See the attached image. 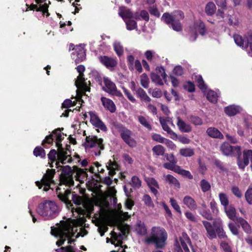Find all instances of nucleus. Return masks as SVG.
I'll return each mask as SVG.
<instances>
[{
  "mask_svg": "<svg viewBox=\"0 0 252 252\" xmlns=\"http://www.w3.org/2000/svg\"><path fill=\"white\" fill-rule=\"evenodd\" d=\"M71 212L73 215L76 220H68L66 221H62L60 224H57L56 227H51V233L52 235L55 236L60 239L57 241L56 245L59 247L62 245L66 239H68V244H71L74 240L72 239L76 233V238L80 236L82 237L87 235V231L83 227L79 228V231H78V226H82L84 223L83 217L85 214V210L77 206L76 208H71Z\"/></svg>",
  "mask_w": 252,
  "mask_h": 252,
  "instance_id": "1",
  "label": "nucleus"
},
{
  "mask_svg": "<svg viewBox=\"0 0 252 252\" xmlns=\"http://www.w3.org/2000/svg\"><path fill=\"white\" fill-rule=\"evenodd\" d=\"M72 161L70 156V152L69 151H63L60 149L58 155V161L55 162L56 167L58 169V171L62 170V172L60 177V184L56 188V192L58 197L68 205L72 206L71 202H69L68 196L70 194V191L65 187H70L74 184L72 177L73 170L70 166L68 165L62 166V164L70 163Z\"/></svg>",
  "mask_w": 252,
  "mask_h": 252,
  "instance_id": "2",
  "label": "nucleus"
},
{
  "mask_svg": "<svg viewBox=\"0 0 252 252\" xmlns=\"http://www.w3.org/2000/svg\"><path fill=\"white\" fill-rule=\"evenodd\" d=\"M60 212V208L56 202L44 200L39 203L36 209L37 213L45 220L56 218Z\"/></svg>",
  "mask_w": 252,
  "mask_h": 252,
  "instance_id": "3",
  "label": "nucleus"
},
{
  "mask_svg": "<svg viewBox=\"0 0 252 252\" xmlns=\"http://www.w3.org/2000/svg\"><path fill=\"white\" fill-rule=\"evenodd\" d=\"M167 238V234L164 228L153 227L150 236L145 239V242L147 244H154L157 248H162L165 246Z\"/></svg>",
  "mask_w": 252,
  "mask_h": 252,
  "instance_id": "4",
  "label": "nucleus"
},
{
  "mask_svg": "<svg viewBox=\"0 0 252 252\" xmlns=\"http://www.w3.org/2000/svg\"><path fill=\"white\" fill-rule=\"evenodd\" d=\"M63 138V134L61 133V129L57 128L53 131L52 134H51L47 136L44 139V140L42 141V145L45 148H47L46 144H51L54 139H55L56 140V145L58 147V153L55 150H51L50 153L48 155V158L50 160L53 161H55L56 160V155L58 156L59 151L60 149H63V151H65L63 148H62V144H61V142Z\"/></svg>",
  "mask_w": 252,
  "mask_h": 252,
  "instance_id": "5",
  "label": "nucleus"
},
{
  "mask_svg": "<svg viewBox=\"0 0 252 252\" xmlns=\"http://www.w3.org/2000/svg\"><path fill=\"white\" fill-rule=\"evenodd\" d=\"M103 140L98 138L95 136H89L86 137L84 143L85 149L93 155L98 156L100 155V152L103 150Z\"/></svg>",
  "mask_w": 252,
  "mask_h": 252,
  "instance_id": "6",
  "label": "nucleus"
},
{
  "mask_svg": "<svg viewBox=\"0 0 252 252\" xmlns=\"http://www.w3.org/2000/svg\"><path fill=\"white\" fill-rule=\"evenodd\" d=\"M233 38L235 43L238 46L244 49L249 47L248 53L251 56H252V34L251 33H248L244 37L240 35L235 34Z\"/></svg>",
  "mask_w": 252,
  "mask_h": 252,
  "instance_id": "7",
  "label": "nucleus"
},
{
  "mask_svg": "<svg viewBox=\"0 0 252 252\" xmlns=\"http://www.w3.org/2000/svg\"><path fill=\"white\" fill-rule=\"evenodd\" d=\"M55 173L54 169H48L46 173L44 175L41 181H36L35 182L36 185L39 189H41L42 186H44L43 190L45 191H48L50 189H53L51 187V183H53V178Z\"/></svg>",
  "mask_w": 252,
  "mask_h": 252,
  "instance_id": "8",
  "label": "nucleus"
},
{
  "mask_svg": "<svg viewBox=\"0 0 252 252\" xmlns=\"http://www.w3.org/2000/svg\"><path fill=\"white\" fill-rule=\"evenodd\" d=\"M103 83L102 89L104 91L115 96L119 97L123 96L122 93L117 89L115 84L109 78L104 77L103 78Z\"/></svg>",
  "mask_w": 252,
  "mask_h": 252,
  "instance_id": "9",
  "label": "nucleus"
},
{
  "mask_svg": "<svg viewBox=\"0 0 252 252\" xmlns=\"http://www.w3.org/2000/svg\"><path fill=\"white\" fill-rule=\"evenodd\" d=\"M190 35L189 38V40L194 41L197 38V32L200 34L204 35L206 30L204 24L201 20H197L194 22L193 24L190 27Z\"/></svg>",
  "mask_w": 252,
  "mask_h": 252,
  "instance_id": "10",
  "label": "nucleus"
},
{
  "mask_svg": "<svg viewBox=\"0 0 252 252\" xmlns=\"http://www.w3.org/2000/svg\"><path fill=\"white\" fill-rule=\"evenodd\" d=\"M36 4L30 5L31 10H35L36 11H41L43 15L47 17L49 15L48 7L50 2L48 0H35Z\"/></svg>",
  "mask_w": 252,
  "mask_h": 252,
  "instance_id": "11",
  "label": "nucleus"
},
{
  "mask_svg": "<svg viewBox=\"0 0 252 252\" xmlns=\"http://www.w3.org/2000/svg\"><path fill=\"white\" fill-rule=\"evenodd\" d=\"M220 150L224 155L238 156V158L241 157V151L239 146H231L228 143L225 142L221 145Z\"/></svg>",
  "mask_w": 252,
  "mask_h": 252,
  "instance_id": "12",
  "label": "nucleus"
},
{
  "mask_svg": "<svg viewBox=\"0 0 252 252\" xmlns=\"http://www.w3.org/2000/svg\"><path fill=\"white\" fill-rule=\"evenodd\" d=\"M159 120L163 129L170 135L171 138L176 139L177 138V134L169 127V125L174 126L172 118L168 117L166 118L160 117Z\"/></svg>",
  "mask_w": 252,
  "mask_h": 252,
  "instance_id": "13",
  "label": "nucleus"
},
{
  "mask_svg": "<svg viewBox=\"0 0 252 252\" xmlns=\"http://www.w3.org/2000/svg\"><path fill=\"white\" fill-rule=\"evenodd\" d=\"M76 69L77 71L79 72V75L77 77L75 81L76 87L78 89L86 91L87 89V84L85 82L83 74L85 68L84 66L80 65L77 67Z\"/></svg>",
  "mask_w": 252,
  "mask_h": 252,
  "instance_id": "14",
  "label": "nucleus"
},
{
  "mask_svg": "<svg viewBox=\"0 0 252 252\" xmlns=\"http://www.w3.org/2000/svg\"><path fill=\"white\" fill-rule=\"evenodd\" d=\"M72 50L74 52L72 54L71 58L75 61L76 64L82 62L86 59V53L84 45L76 46Z\"/></svg>",
  "mask_w": 252,
  "mask_h": 252,
  "instance_id": "15",
  "label": "nucleus"
},
{
  "mask_svg": "<svg viewBox=\"0 0 252 252\" xmlns=\"http://www.w3.org/2000/svg\"><path fill=\"white\" fill-rule=\"evenodd\" d=\"M120 131L122 139L127 145L131 147L136 146V142L131 137V132L129 130L123 126H121Z\"/></svg>",
  "mask_w": 252,
  "mask_h": 252,
  "instance_id": "16",
  "label": "nucleus"
},
{
  "mask_svg": "<svg viewBox=\"0 0 252 252\" xmlns=\"http://www.w3.org/2000/svg\"><path fill=\"white\" fill-rule=\"evenodd\" d=\"M90 116V122L95 127L99 128L103 131H106L107 128L105 124L100 120L96 114L93 111H90L89 113Z\"/></svg>",
  "mask_w": 252,
  "mask_h": 252,
  "instance_id": "17",
  "label": "nucleus"
},
{
  "mask_svg": "<svg viewBox=\"0 0 252 252\" xmlns=\"http://www.w3.org/2000/svg\"><path fill=\"white\" fill-rule=\"evenodd\" d=\"M202 222L207 232V237L210 239L216 238L217 234L216 233V229L215 228V226L206 220H203Z\"/></svg>",
  "mask_w": 252,
  "mask_h": 252,
  "instance_id": "18",
  "label": "nucleus"
},
{
  "mask_svg": "<svg viewBox=\"0 0 252 252\" xmlns=\"http://www.w3.org/2000/svg\"><path fill=\"white\" fill-rule=\"evenodd\" d=\"M99 61L109 69H112L117 64V62L115 59L104 56L99 57Z\"/></svg>",
  "mask_w": 252,
  "mask_h": 252,
  "instance_id": "19",
  "label": "nucleus"
},
{
  "mask_svg": "<svg viewBox=\"0 0 252 252\" xmlns=\"http://www.w3.org/2000/svg\"><path fill=\"white\" fill-rule=\"evenodd\" d=\"M214 225L216 227V233H217L218 237L220 238H225L227 236L222 228V221L220 218L216 219L214 221Z\"/></svg>",
  "mask_w": 252,
  "mask_h": 252,
  "instance_id": "20",
  "label": "nucleus"
},
{
  "mask_svg": "<svg viewBox=\"0 0 252 252\" xmlns=\"http://www.w3.org/2000/svg\"><path fill=\"white\" fill-rule=\"evenodd\" d=\"M118 14L119 15L123 18L124 21L135 18L131 11L126 7H120Z\"/></svg>",
  "mask_w": 252,
  "mask_h": 252,
  "instance_id": "21",
  "label": "nucleus"
},
{
  "mask_svg": "<svg viewBox=\"0 0 252 252\" xmlns=\"http://www.w3.org/2000/svg\"><path fill=\"white\" fill-rule=\"evenodd\" d=\"M177 119V126L181 132H189L191 131V127L189 124L186 123L179 117H178Z\"/></svg>",
  "mask_w": 252,
  "mask_h": 252,
  "instance_id": "22",
  "label": "nucleus"
},
{
  "mask_svg": "<svg viewBox=\"0 0 252 252\" xmlns=\"http://www.w3.org/2000/svg\"><path fill=\"white\" fill-rule=\"evenodd\" d=\"M133 228L136 233L139 235L144 236L147 234V229L145 224L140 220L136 222Z\"/></svg>",
  "mask_w": 252,
  "mask_h": 252,
  "instance_id": "23",
  "label": "nucleus"
},
{
  "mask_svg": "<svg viewBox=\"0 0 252 252\" xmlns=\"http://www.w3.org/2000/svg\"><path fill=\"white\" fill-rule=\"evenodd\" d=\"M101 101L103 106L110 112L113 113L116 111V106L112 100L105 97H102Z\"/></svg>",
  "mask_w": 252,
  "mask_h": 252,
  "instance_id": "24",
  "label": "nucleus"
},
{
  "mask_svg": "<svg viewBox=\"0 0 252 252\" xmlns=\"http://www.w3.org/2000/svg\"><path fill=\"white\" fill-rule=\"evenodd\" d=\"M241 109L239 106L231 105L224 108V112L227 115L233 116L240 112Z\"/></svg>",
  "mask_w": 252,
  "mask_h": 252,
  "instance_id": "25",
  "label": "nucleus"
},
{
  "mask_svg": "<svg viewBox=\"0 0 252 252\" xmlns=\"http://www.w3.org/2000/svg\"><path fill=\"white\" fill-rule=\"evenodd\" d=\"M179 239L185 252H190L187 244H190V240L187 234L185 232H183L182 236L180 237Z\"/></svg>",
  "mask_w": 252,
  "mask_h": 252,
  "instance_id": "26",
  "label": "nucleus"
},
{
  "mask_svg": "<svg viewBox=\"0 0 252 252\" xmlns=\"http://www.w3.org/2000/svg\"><path fill=\"white\" fill-rule=\"evenodd\" d=\"M206 132L207 134L214 138L223 139L224 137L222 134L216 128L211 127L207 129Z\"/></svg>",
  "mask_w": 252,
  "mask_h": 252,
  "instance_id": "27",
  "label": "nucleus"
},
{
  "mask_svg": "<svg viewBox=\"0 0 252 252\" xmlns=\"http://www.w3.org/2000/svg\"><path fill=\"white\" fill-rule=\"evenodd\" d=\"M237 222L241 225L243 230L247 234H251L252 227L249 223L243 218L240 217L236 219Z\"/></svg>",
  "mask_w": 252,
  "mask_h": 252,
  "instance_id": "28",
  "label": "nucleus"
},
{
  "mask_svg": "<svg viewBox=\"0 0 252 252\" xmlns=\"http://www.w3.org/2000/svg\"><path fill=\"white\" fill-rule=\"evenodd\" d=\"M72 99H74V100L72 101L69 99H65L62 104L63 107L69 108L71 106H75L77 101L79 102L80 104H81L83 102V100L78 96L77 98H72Z\"/></svg>",
  "mask_w": 252,
  "mask_h": 252,
  "instance_id": "29",
  "label": "nucleus"
},
{
  "mask_svg": "<svg viewBox=\"0 0 252 252\" xmlns=\"http://www.w3.org/2000/svg\"><path fill=\"white\" fill-rule=\"evenodd\" d=\"M146 181L150 187L151 191L156 195L158 193L157 189L158 188V185L157 181L153 178H147Z\"/></svg>",
  "mask_w": 252,
  "mask_h": 252,
  "instance_id": "30",
  "label": "nucleus"
},
{
  "mask_svg": "<svg viewBox=\"0 0 252 252\" xmlns=\"http://www.w3.org/2000/svg\"><path fill=\"white\" fill-rule=\"evenodd\" d=\"M183 202L184 205L190 210L196 208V204L194 200L189 196H186L183 199Z\"/></svg>",
  "mask_w": 252,
  "mask_h": 252,
  "instance_id": "31",
  "label": "nucleus"
},
{
  "mask_svg": "<svg viewBox=\"0 0 252 252\" xmlns=\"http://www.w3.org/2000/svg\"><path fill=\"white\" fill-rule=\"evenodd\" d=\"M224 210L228 218L234 221L236 219V214L235 208L232 205H228L224 207Z\"/></svg>",
  "mask_w": 252,
  "mask_h": 252,
  "instance_id": "32",
  "label": "nucleus"
},
{
  "mask_svg": "<svg viewBox=\"0 0 252 252\" xmlns=\"http://www.w3.org/2000/svg\"><path fill=\"white\" fill-rule=\"evenodd\" d=\"M106 167L109 170V174L113 176L115 174V171L119 169V166L115 161L109 160L106 165Z\"/></svg>",
  "mask_w": 252,
  "mask_h": 252,
  "instance_id": "33",
  "label": "nucleus"
},
{
  "mask_svg": "<svg viewBox=\"0 0 252 252\" xmlns=\"http://www.w3.org/2000/svg\"><path fill=\"white\" fill-rule=\"evenodd\" d=\"M76 180L82 182L87 178V174L85 170L83 169L76 168Z\"/></svg>",
  "mask_w": 252,
  "mask_h": 252,
  "instance_id": "34",
  "label": "nucleus"
},
{
  "mask_svg": "<svg viewBox=\"0 0 252 252\" xmlns=\"http://www.w3.org/2000/svg\"><path fill=\"white\" fill-rule=\"evenodd\" d=\"M114 50L116 54L120 57L124 54V47L122 43L119 41H115L113 44Z\"/></svg>",
  "mask_w": 252,
  "mask_h": 252,
  "instance_id": "35",
  "label": "nucleus"
},
{
  "mask_svg": "<svg viewBox=\"0 0 252 252\" xmlns=\"http://www.w3.org/2000/svg\"><path fill=\"white\" fill-rule=\"evenodd\" d=\"M165 180L167 182H168L169 184L174 186L177 188H180V183L177 180L176 178L174 177L173 176L168 174L167 175H164Z\"/></svg>",
  "mask_w": 252,
  "mask_h": 252,
  "instance_id": "36",
  "label": "nucleus"
},
{
  "mask_svg": "<svg viewBox=\"0 0 252 252\" xmlns=\"http://www.w3.org/2000/svg\"><path fill=\"white\" fill-rule=\"evenodd\" d=\"M207 98L208 100L212 103H216L217 102L218 98L219 97V94L213 91L210 90L207 93Z\"/></svg>",
  "mask_w": 252,
  "mask_h": 252,
  "instance_id": "37",
  "label": "nucleus"
},
{
  "mask_svg": "<svg viewBox=\"0 0 252 252\" xmlns=\"http://www.w3.org/2000/svg\"><path fill=\"white\" fill-rule=\"evenodd\" d=\"M180 154L185 157H190L194 155V150L191 148H182L180 150Z\"/></svg>",
  "mask_w": 252,
  "mask_h": 252,
  "instance_id": "38",
  "label": "nucleus"
},
{
  "mask_svg": "<svg viewBox=\"0 0 252 252\" xmlns=\"http://www.w3.org/2000/svg\"><path fill=\"white\" fill-rule=\"evenodd\" d=\"M137 95L142 100L149 102L151 101V98L147 95L145 91L139 88L136 91Z\"/></svg>",
  "mask_w": 252,
  "mask_h": 252,
  "instance_id": "39",
  "label": "nucleus"
},
{
  "mask_svg": "<svg viewBox=\"0 0 252 252\" xmlns=\"http://www.w3.org/2000/svg\"><path fill=\"white\" fill-rule=\"evenodd\" d=\"M195 79L196 80L198 88L201 90L203 93H205L207 90V86L205 84L202 76L200 75H196L195 76Z\"/></svg>",
  "mask_w": 252,
  "mask_h": 252,
  "instance_id": "40",
  "label": "nucleus"
},
{
  "mask_svg": "<svg viewBox=\"0 0 252 252\" xmlns=\"http://www.w3.org/2000/svg\"><path fill=\"white\" fill-rule=\"evenodd\" d=\"M219 197L220 201V202L221 204L223 206V207H225L228 206L229 204V200L228 196L226 193L223 192H220L219 194Z\"/></svg>",
  "mask_w": 252,
  "mask_h": 252,
  "instance_id": "41",
  "label": "nucleus"
},
{
  "mask_svg": "<svg viewBox=\"0 0 252 252\" xmlns=\"http://www.w3.org/2000/svg\"><path fill=\"white\" fill-rule=\"evenodd\" d=\"M216 9L215 4L212 2H209L206 5L205 12L207 15H212L214 13Z\"/></svg>",
  "mask_w": 252,
  "mask_h": 252,
  "instance_id": "42",
  "label": "nucleus"
},
{
  "mask_svg": "<svg viewBox=\"0 0 252 252\" xmlns=\"http://www.w3.org/2000/svg\"><path fill=\"white\" fill-rule=\"evenodd\" d=\"M138 120L139 122L144 127L149 130L151 129V126L147 118L142 116H139L138 117Z\"/></svg>",
  "mask_w": 252,
  "mask_h": 252,
  "instance_id": "43",
  "label": "nucleus"
},
{
  "mask_svg": "<svg viewBox=\"0 0 252 252\" xmlns=\"http://www.w3.org/2000/svg\"><path fill=\"white\" fill-rule=\"evenodd\" d=\"M151 78L152 82L157 85H162L163 84V79L161 76H159L155 73H153L151 75Z\"/></svg>",
  "mask_w": 252,
  "mask_h": 252,
  "instance_id": "44",
  "label": "nucleus"
},
{
  "mask_svg": "<svg viewBox=\"0 0 252 252\" xmlns=\"http://www.w3.org/2000/svg\"><path fill=\"white\" fill-rule=\"evenodd\" d=\"M125 22L127 30L131 31L137 28L136 22L132 19L127 20Z\"/></svg>",
  "mask_w": 252,
  "mask_h": 252,
  "instance_id": "45",
  "label": "nucleus"
},
{
  "mask_svg": "<svg viewBox=\"0 0 252 252\" xmlns=\"http://www.w3.org/2000/svg\"><path fill=\"white\" fill-rule=\"evenodd\" d=\"M152 150L153 152L157 156H162L164 154L165 150L163 146L158 145L154 146Z\"/></svg>",
  "mask_w": 252,
  "mask_h": 252,
  "instance_id": "46",
  "label": "nucleus"
},
{
  "mask_svg": "<svg viewBox=\"0 0 252 252\" xmlns=\"http://www.w3.org/2000/svg\"><path fill=\"white\" fill-rule=\"evenodd\" d=\"M200 188L204 192L209 191L211 189L210 183L206 180L203 179L200 181Z\"/></svg>",
  "mask_w": 252,
  "mask_h": 252,
  "instance_id": "47",
  "label": "nucleus"
},
{
  "mask_svg": "<svg viewBox=\"0 0 252 252\" xmlns=\"http://www.w3.org/2000/svg\"><path fill=\"white\" fill-rule=\"evenodd\" d=\"M72 200L76 206L80 205L83 203V199L82 197L78 195L75 192H73L72 194Z\"/></svg>",
  "mask_w": 252,
  "mask_h": 252,
  "instance_id": "48",
  "label": "nucleus"
},
{
  "mask_svg": "<svg viewBox=\"0 0 252 252\" xmlns=\"http://www.w3.org/2000/svg\"><path fill=\"white\" fill-rule=\"evenodd\" d=\"M228 226L230 231L234 235H239L238 226H236V224L232 222H230Z\"/></svg>",
  "mask_w": 252,
  "mask_h": 252,
  "instance_id": "49",
  "label": "nucleus"
},
{
  "mask_svg": "<svg viewBox=\"0 0 252 252\" xmlns=\"http://www.w3.org/2000/svg\"><path fill=\"white\" fill-rule=\"evenodd\" d=\"M100 167H101V164L98 162H95L90 167L89 171L93 173L97 174L99 173Z\"/></svg>",
  "mask_w": 252,
  "mask_h": 252,
  "instance_id": "50",
  "label": "nucleus"
},
{
  "mask_svg": "<svg viewBox=\"0 0 252 252\" xmlns=\"http://www.w3.org/2000/svg\"><path fill=\"white\" fill-rule=\"evenodd\" d=\"M174 21L179 22L184 18V13L181 11H175L172 13Z\"/></svg>",
  "mask_w": 252,
  "mask_h": 252,
  "instance_id": "51",
  "label": "nucleus"
},
{
  "mask_svg": "<svg viewBox=\"0 0 252 252\" xmlns=\"http://www.w3.org/2000/svg\"><path fill=\"white\" fill-rule=\"evenodd\" d=\"M177 170L176 173L186 176L189 179H192L193 176L189 171L183 169L180 166L177 168Z\"/></svg>",
  "mask_w": 252,
  "mask_h": 252,
  "instance_id": "52",
  "label": "nucleus"
},
{
  "mask_svg": "<svg viewBox=\"0 0 252 252\" xmlns=\"http://www.w3.org/2000/svg\"><path fill=\"white\" fill-rule=\"evenodd\" d=\"M231 190L232 193L238 198H241L243 196V193L240 189L236 186H233Z\"/></svg>",
  "mask_w": 252,
  "mask_h": 252,
  "instance_id": "53",
  "label": "nucleus"
},
{
  "mask_svg": "<svg viewBox=\"0 0 252 252\" xmlns=\"http://www.w3.org/2000/svg\"><path fill=\"white\" fill-rule=\"evenodd\" d=\"M161 20L167 24H169L170 23H172L174 19L173 18L172 14L170 15L168 13H165L163 14L161 17Z\"/></svg>",
  "mask_w": 252,
  "mask_h": 252,
  "instance_id": "54",
  "label": "nucleus"
},
{
  "mask_svg": "<svg viewBox=\"0 0 252 252\" xmlns=\"http://www.w3.org/2000/svg\"><path fill=\"white\" fill-rule=\"evenodd\" d=\"M71 25V22L70 21L67 22V27L68 29H64L63 28L66 26V24L65 23H62L60 22V27L62 29L61 30V32H62L63 34L66 33L69 31H72L73 30V29L70 27V26Z\"/></svg>",
  "mask_w": 252,
  "mask_h": 252,
  "instance_id": "55",
  "label": "nucleus"
},
{
  "mask_svg": "<svg viewBox=\"0 0 252 252\" xmlns=\"http://www.w3.org/2000/svg\"><path fill=\"white\" fill-rule=\"evenodd\" d=\"M33 154L36 157L43 158L45 156V153L43 148L41 147H36L33 150Z\"/></svg>",
  "mask_w": 252,
  "mask_h": 252,
  "instance_id": "56",
  "label": "nucleus"
},
{
  "mask_svg": "<svg viewBox=\"0 0 252 252\" xmlns=\"http://www.w3.org/2000/svg\"><path fill=\"white\" fill-rule=\"evenodd\" d=\"M131 185L133 188H139L141 186V182L138 177L133 176L131 179Z\"/></svg>",
  "mask_w": 252,
  "mask_h": 252,
  "instance_id": "57",
  "label": "nucleus"
},
{
  "mask_svg": "<svg viewBox=\"0 0 252 252\" xmlns=\"http://www.w3.org/2000/svg\"><path fill=\"white\" fill-rule=\"evenodd\" d=\"M57 252H76L75 248L72 246L62 247L56 250Z\"/></svg>",
  "mask_w": 252,
  "mask_h": 252,
  "instance_id": "58",
  "label": "nucleus"
},
{
  "mask_svg": "<svg viewBox=\"0 0 252 252\" xmlns=\"http://www.w3.org/2000/svg\"><path fill=\"white\" fill-rule=\"evenodd\" d=\"M156 55V52L153 50H147L145 53V56L149 62H152Z\"/></svg>",
  "mask_w": 252,
  "mask_h": 252,
  "instance_id": "59",
  "label": "nucleus"
},
{
  "mask_svg": "<svg viewBox=\"0 0 252 252\" xmlns=\"http://www.w3.org/2000/svg\"><path fill=\"white\" fill-rule=\"evenodd\" d=\"M141 84L145 88H147L149 86V78L147 75L144 73L141 76Z\"/></svg>",
  "mask_w": 252,
  "mask_h": 252,
  "instance_id": "60",
  "label": "nucleus"
},
{
  "mask_svg": "<svg viewBox=\"0 0 252 252\" xmlns=\"http://www.w3.org/2000/svg\"><path fill=\"white\" fill-rule=\"evenodd\" d=\"M245 198L247 202L252 205V188H249L245 193Z\"/></svg>",
  "mask_w": 252,
  "mask_h": 252,
  "instance_id": "61",
  "label": "nucleus"
},
{
  "mask_svg": "<svg viewBox=\"0 0 252 252\" xmlns=\"http://www.w3.org/2000/svg\"><path fill=\"white\" fill-rule=\"evenodd\" d=\"M200 214L204 218L208 220H212V216L209 210L205 209L200 210L199 211Z\"/></svg>",
  "mask_w": 252,
  "mask_h": 252,
  "instance_id": "62",
  "label": "nucleus"
},
{
  "mask_svg": "<svg viewBox=\"0 0 252 252\" xmlns=\"http://www.w3.org/2000/svg\"><path fill=\"white\" fill-rule=\"evenodd\" d=\"M163 166L165 168L174 171L175 172H177V168L179 167V166L176 165V164L171 162L165 163L163 164Z\"/></svg>",
  "mask_w": 252,
  "mask_h": 252,
  "instance_id": "63",
  "label": "nucleus"
},
{
  "mask_svg": "<svg viewBox=\"0 0 252 252\" xmlns=\"http://www.w3.org/2000/svg\"><path fill=\"white\" fill-rule=\"evenodd\" d=\"M189 121L194 125H201L202 124V120L198 117L191 116Z\"/></svg>",
  "mask_w": 252,
  "mask_h": 252,
  "instance_id": "64",
  "label": "nucleus"
}]
</instances>
